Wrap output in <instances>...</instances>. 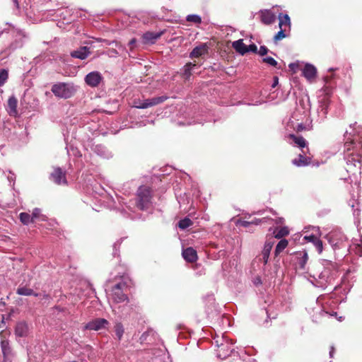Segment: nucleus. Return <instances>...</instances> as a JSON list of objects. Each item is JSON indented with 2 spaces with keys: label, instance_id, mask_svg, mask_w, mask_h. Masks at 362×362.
Wrapping results in <instances>:
<instances>
[{
  "label": "nucleus",
  "instance_id": "nucleus-1",
  "mask_svg": "<svg viewBox=\"0 0 362 362\" xmlns=\"http://www.w3.org/2000/svg\"><path fill=\"white\" fill-rule=\"evenodd\" d=\"M151 189L146 186H141L137 190L135 200H130L127 207L129 210L134 207L142 211L146 210L151 206Z\"/></svg>",
  "mask_w": 362,
  "mask_h": 362
},
{
  "label": "nucleus",
  "instance_id": "nucleus-2",
  "mask_svg": "<svg viewBox=\"0 0 362 362\" xmlns=\"http://www.w3.org/2000/svg\"><path fill=\"white\" fill-rule=\"evenodd\" d=\"M215 343L217 346V356L221 359H225L233 351V343L228 338L226 335H222L221 337H217L215 339Z\"/></svg>",
  "mask_w": 362,
  "mask_h": 362
},
{
  "label": "nucleus",
  "instance_id": "nucleus-3",
  "mask_svg": "<svg viewBox=\"0 0 362 362\" xmlns=\"http://www.w3.org/2000/svg\"><path fill=\"white\" fill-rule=\"evenodd\" d=\"M336 267L334 263L330 261H325L324 269L319 274L318 280H317V286L325 288L327 285L329 284L333 279Z\"/></svg>",
  "mask_w": 362,
  "mask_h": 362
},
{
  "label": "nucleus",
  "instance_id": "nucleus-4",
  "mask_svg": "<svg viewBox=\"0 0 362 362\" xmlns=\"http://www.w3.org/2000/svg\"><path fill=\"white\" fill-rule=\"evenodd\" d=\"M51 90L56 97L66 99L74 95L76 86L71 83L59 82L54 84Z\"/></svg>",
  "mask_w": 362,
  "mask_h": 362
},
{
  "label": "nucleus",
  "instance_id": "nucleus-5",
  "mask_svg": "<svg viewBox=\"0 0 362 362\" xmlns=\"http://www.w3.org/2000/svg\"><path fill=\"white\" fill-rule=\"evenodd\" d=\"M125 287L126 284L123 281H119L111 289L107 288L106 291L115 302L122 303L127 300V296L124 293V289Z\"/></svg>",
  "mask_w": 362,
  "mask_h": 362
},
{
  "label": "nucleus",
  "instance_id": "nucleus-6",
  "mask_svg": "<svg viewBox=\"0 0 362 362\" xmlns=\"http://www.w3.org/2000/svg\"><path fill=\"white\" fill-rule=\"evenodd\" d=\"M109 322L104 318H96L88 322L84 326V329L99 331L107 327Z\"/></svg>",
  "mask_w": 362,
  "mask_h": 362
},
{
  "label": "nucleus",
  "instance_id": "nucleus-7",
  "mask_svg": "<svg viewBox=\"0 0 362 362\" xmlns=\"http://www.w3.org/2000/svg\"><path fill=\"white\" fill-rule=\"evenodd\" d=\"M273 245V241H266L261 254L257 257L258 262H262L264 265L267 264Z\"/></svg>",
  "mask_w": 362,
  "mask_h": 362
},
{
  "label": "nucleus",
  "instance_id": "nucleus-8",
  "mask_svg": "<svg viewBox=\"0 0 362 362\" xmlns=\"http://www.w3.org/2000/svg\"><path fill=\"white\" fill-rule=\"evenodd\" d=\"M102 80L101 74L98 71H93L86 75L85 78L86 83L91 86L96 87Z\"/></svg>",
  "mask_w": 362,
  "mask_h": 362
},
{
  "label": "nucleus",
  "instance_id": "nucleus-9",
  "mask_svg": "<svg viewBox=\"0 0 362 362\" xmlns=\"http://www.w3.org/2000/svg\"><path fill=\"white\" fill-rule=\"evenodd\" d=\"M51 177L57 185H66L67 182L65 177V172L62 171L60 168H54V171L51 174Z\"/></svg>",
  "mask_w": 362,
  "mask_h": 362
},
{
  "label": "nucleus",
  "instance_id": "nucleus-10",
  "mask_svg": "<svg viewBox=\"0 0 362 362\" xmlns=\"http://www.w3.org/2000/svg\"><path fill=\"white\" fill-rule=\"evenodd\" d=\"M303 75L308 81L311 82L316 77L317 69L313 65L306 64L303 69Z\"/></svg>",
  "mask_w": 362,
  "mask_h": 362
},
{
  "label": "nucleus",
  "instance_id": "nucleus-11",
  "mask_svg": "<svg viewBox=\"0 0 362 362\" xmlns=\"http://www.w3.org/2000/svg\"><path fill=\"white\" fill-rule=\"evenodd\" d=\"M308 259V253L300 251L296 253V267L298 269L305 270Z\"/></svg>",
  "mask_w": 362,
  "mask_h": 362
},
{
  "label": "nucleus",
  "instance_id": "nucleus-12",
  "mask_svg": "<svg viewBox=\"0 0 362 362\" xmlns=\"http://www.w3.org/2000/svg\"><path fill=\"white\" fill-rule=\"evenodd\" d=\"M261 21L265 25H270L276 20L275 14L269 10L260 11Z\"/></svg>",
  "mask_w": 362,
  "mask_h": 362
},
{
  "label": "nucleus",
  "instance_id": "nucleus-13",
  "mask_svg": "<svg viewBox=\"0 0 362 362\" xmlns=\"http://www.w3.org/2000/svg\"><path fill=\"white\" fill-rule=\"evenodd\" d=\"M163 32H146L143 36V40L145 44H154L156 41L160 37Z\"/></svg>",
  "mask_w": 362,
  "mask_h": 362
},
{
  "label": "nucleus",
  "instance_id": "nucleus-14",
  "mask_svg": "<svg viewBox=\"0 0 362 362\" xmlns=\"http://www.w3.org/2000/svg\"><path fill=\"white\" fill-rule=\"evenodd\" d=\"M183 258L189 262H194L197 259V251L192 247H187L182 251Z\"/></svg>",
  "mask_w": 362,
  "mask_h": 362
},
{
  "label": "nucleus",
  "instance_id": "nucleus-15",
  "mask_svg": "<svg viewBox=\"0 0 362 362\" xmlns=\"http://www.w3.org/2000/svg\"><path fill=\"white\" fill-rule=\"evenodd\" d=\"M18 100L14 96H11L8 100V112L9 115L16 117L18 115L17 110Z\"/></svg>",
  "mask_w": 362,
  "mask_h": 362
},
{
  "label": "nucleus",
  "instance_id": "nucleus-16",
  "mask_svg": "<svg viewBox=\"0 0 362 362\" xmlns=\"http://www.w3.org/2000/svg\"><path fill=\"white\" fill-rule=\"evenodd\" d=\"M90 54L89 49L87 47H81L79 49L71 52V56L80 59H86Z\"/></svg>",
  "mask_w": 362,
  "mask_h": 362
},
{
  "label": "nucleus",
  "instance_id": "nucleus-17",
  "mask_svg": "<svg viewBox=\"0 0 362 362\" xmlns=\"http://www.w3.org/2000/svg\"><path fill=\"white\" fill-rule=\"evenodd\" d=\"M28 326L25 322H20L16 325L15 329L16 336L20 337H26L28 334Z\"/></svg>",
  "mask_w": 362,
  "mask_h": 362
},
{
  "label": "nucleus",
  "instance_id": "nucleus-18",
  "mask_svg": "<svg viewBox=\"0 0 362 362\" xmlns=\"http://www.w3.org/2000/svg\"><path fill=\"white\" fill-rule=\"evenodd\" d=\"M207 52V47L205 45H201L194 47L191 52L189 57L191 58H198Z\"/></svg>",
  "mask_w": 362,
  "mask_h": 362
},
{
  "label": "nucleus",
  "instance_id": "nucleus-19",
  "mask_svg": "<svg viewBox=\"0 0 362 362\" xmlns=\"http://www.w3.org/2000/svg\"><path fill=\"white\" fill-rule=\"evenodd\" d=\"M288 138L291 144H294L300 148H304L307 146L306 140L302 136H296L293 134H289Z\"/></svg>",
  "mask_w": 362,
  "mask_h": 362
},
{
  "label": "nucleus",
  "instance_id": "nucleus-20",
  "mask_svg": "<svg viewBox=\"0 0 362 362\" xmlns=\"http://www.w3.org/2000/svg\"><path fill=\"white\" fill-rule=\"evenodd\" d=\"M233 47L241 54L248 52L247 47L243 43V40H238L233 42Z\"/></svg>",
  "mask_w": 362,
  "mask_h": 362
},
{
  "label": "nucleus",
  "instance_id": "nucleus-21",
  "mask_svg": "<svg viewBox=\"0 0 362 362\" xmlns=\"http://www.w3.org/2000/svg\"><path fill=\"white\" fill-rule=\"evenodd\" d=\"M279 28H284V27H285V28L288 27V30H290L291 21H290V18H289L288 15H287V14L282 15L281 13H280L279 15Z\"/></svg>",
  "mask_w": 362,
  "mask_h": 362
},
{
  "label": "nucleus",
  "instance_id": "nucleus-22",
  "mask_svg": "<svg viewBox=\"0 0 362 362\" xmlns=\"http://www.w3.org/2000/svg\"><path fill=\"white\" fill-rule=\"evenodd\" d=\"M306 116L305 111L301 112L299 110H296L293 114L290 119L289 123L298 122L303 121V118Z\"/></svg>",
  "mask_w": 362,
  "mask_h": 362
},
{
  "label": "nucleus",
  "instance_id": "nucleus-23",
  "mask_svg": "<svg viewBox=\"0 0 362 362\" xmlns=\"http://www.w3.org/2000/svg\"><path fill=\"white\" fill-rule=\"evenodd\" d=\"M17 294L21 296H38V293H35L33 289L25 286H20L16 291Z\"/></svg>",
  "mask_w": 362,
  "mask_h": 362
},
{
  "label": "nucleus",
  "instance_id": "nucleus-24",
  "mask_svg": "<svg viewBox=\"0 0 362 362\" xmlns=\"http://www.w3.org/2000/svg\"><path fill=\"white\" fill-rule=\"evenodd\" d=\"M292 163L297 166H305L310 163V159L300 154L298 158L293 159L292 160Z\"/></svg>",
  "mask_w": 362,
  "mask_h": 362
},
{
  "label": "nucleus",
  "instance_id": "nucleus-25",
  "mask_svg": "<svg viewBox=\"0 0 362 362\" xmlns=\"http://www.w3.org/2000/svg\"><path fill=\"white\" fill-rule=\"evenodd\" d=\"M337 236V233L334 232L329 233L327 236V239L329 244L333 247H337L339 245L340 241H342L343 240H337L335 238Z\"/></svg>",
  "mask_w": 362,
  "mask_h": 362
},
{
  "label": "nucleus",
  "instance_id": "nucleus-26",
  "mask_svg": "<svg viewBox=\"0 0 362 362\" xmlns=\"http://www.w3.org/2000/svg\"><path fill=\"white\" fill-rule=\"evenodd\" d=\"M94 151L99 156L103 158H109L110 153L106 149V148L102 145H96L94 148Z\"/></svg>",
  "mask_w": 362,
  "mask_h": 362
},
{
  "label": "nucleus",
  "instance_id": "nucleus-27",
  "mask_svg": "<svg viewBox=\"0 0 362 362\" xmlns=\"http://www.w3.org/2000/svg\"><path fill=\"white\" fill-rule=\"evenodd\" d=\"M272 219H271V218L264 217L262 219H255V220H252V221H241L240 224L243 227H248L251 224L259 225L262 223H266L268 221H272Z\"/></svg>",
  "mask_w": 362,
  "mask_h": 362
},
{
  "label": "nucleus",
  "instance_id": "nucleus-28",
  "mask_svg": "<svg viewBox=\"0 0 362 362\" xmlns=\"http://www.w3.org/2000/svg\"><path fill=\"white\" fill-rule=\"evenodd\" d=\"M194 66H196V64H192L191 62L187 63L185 65L183 68V77L185 80H189L190 76L192 75V67Z\"/></svg>",
  "mask_w": 362,
  "mask_h": 362
},
{
  "label": "nucleus",
  "instance_id": "nucleus-29",
  "mask_svg": "<svg viewBox=\"0 0 362 362\" xmlns=\"http://www.w3.org/2000/svg\"><path fill=\"white\" fill-rule=\"evenodd\" d=\"M19 218L21 223L24 225H28L30 223H33L32 216L25 212H22L19 214Z\"/></svg>",
  "mask_w": 362,
  "mask_h": 362
},
{
  "label": "nucleus",
  "instance_id": "nucleus-30",
  "mask_svg": "<svg viewBox=\"0 0 362 362\" xmlns=\"http://www.w3.org/2000/svg\"><path fill=\"white\" fill-rule=\"evenodd\" d=\"M288 245V241L285 239L281 240L276 246L275 255H279Z\"/></svg>",
  "mask_w": 362,
  "mask_h": 362
},
{
  "label": "nucleus",
  "instance_id": "nucleus-31",
  "mask_svg": "<svg viewBox=\"0 0 362 362\" xmlns=\"http://www.w3.org/2000/svg\"><path fill=\"white\" fill-rule=\"evenodd\" d=\"M31 216L33 220V222L37 219L41 221L45 220V216L41 214V209L39 208H35L33 209Z\"/></svg>",
  "mask_w": 362,
  "mask_h": 362
},
{
  "label": "nucleus",
  "instance_id": "nucleus-32",
  "mask_svg": "<svg viewBox=\"0 0 362 362\" xmlns=\"http://www.w3.org/2000/svg\"><path fill=\"white\" fill-rule=\"evenodd\" d=\"M192 225V221L188 218H185L180 220L178 223V227L182 230L187 228L188 227H189Z\"/></svg>",
  "mask_w": 362,
  "mask_h": 362
},
{
  "label": "nucleus",
  "instance_id": "nucleus-33",
  "mask_svg": "<svg viewBox=\"0 0 362 362\" xmlns=\"http://www.w3.org/2000/svg\"><path fill=\"white\" fill-rule=\"evenodd\" d=\"M124 329L122 325L119 322L117 323L115 326V332L119 340H120L124 334Z\"/></svg>",
  "mask_w": 362,
  "mask_h": 362
},
{
  "label": "nucleus",
  "instance_id": "nucleus-34",
  "mask_svg": "<svg viewBox=\"0 0 362 362\" xmlns=\"http://www.w3.org/2000/svg\"><path fill=\"white\" fill-rule=\"evenodd\" d=\"M286 33V28H280V30L274 35V41L275 42H276L285 38L287 36Z\"/></svg>",
  "mask_w": 362,
  "mask_h": 362
},
{
  "label": "nucleus",
  "instance_id": "nucleus-35",
  "mask_svg": "<svg viewBox=\"0 0 362 362\" xmlns=\"http://www.w3.org/2000/svg\"><path fill=\"white\" fill-rule=\"evenodd\" d=\"M186 20L188 22L194 23L195 24H199L202 23V18L197 14H190L186 17Z\"/></svg>",
  "mask_w": 362,
  "mask_h": 362
},
{
  "label": "nucleus",
  "instance_id": "nucleus-36",
  "mask_svg": "<svg viewBox=\"0 0 362 362\" xmlns=\"http://www.w3.org/2000/svg\"><path fill=\"white\" fill-rule=\"evenodd\" d=\"M8 78V71L6 69H1L0 70V86H2L5 84Z\"/></svg>",
  "mask_w": 362,
  "mask_h": 362
},
{
  "label": "nucleus",
  "instance_id": "nucleus-37",
  "mask_svg": "<svg viewBox=\"0 0 362 362\" xmlns=\"http://www.w3.org/2000/svg\"><path fill=\"white\" fill-rule=\"evenodd\" d=\"M168 99L167 96L162 95L151 98L152 106L160 104Z\"/></svg>",
  "mask_w": 362,
  "mask_h": 362
},
{
  "label": "nucleus",
  "instance_id": "nucleus-38",
  "mask_svg": "<svg viewBox=\"0 0 362 362\" xmlns=\"http://www.w3.org/2000/svg\"><path fill=\"white\" fill-rule=\"evenodd\" d=\"M313 239V245L315 246L317 252L321 253L323 250L322 242L318 238H312Z\"/></svg>",
  "mask_w": 362,
  "mask_h": 362
},
{
  "label": "nucleus",
  "instance_id": "nucleus-39",
  "mask_svg": "<svg viewBox=\"0 0 362 362\" xmlns=\"http://www.w3.org/2000/svg\"><path fill=\"white\" fill-rule=\"evenodd\" d=\"M113 44L115 45V47L118 49L119 51H117V49L111 50L110 52H111L112 55L118 54L119 53V52L123 51L124 49V47L122 45H120L119 42H117L116 41H112L111 43H110V45H113Z\"/></svg>",
  "mask_w": 362,
  "mask_h": 362
},
{
  "label": "nucleus",
  "instance_id": "nucleus-40",
  "mask_svg": "<svg viewBox=\"0 0 362 362\" xmlns=\"http://www.w3.org/2000/svg\"><path fill=\"white\" fill-rule=\"evenodd\" d=\"M288 234V230L287 228L284 227L281 228L277 233L275 234V238H281L284 236H286Z\"/></svg>",
  "mask_w": 362,
  "mask_h": 362
},
{
  "label": "nucleus",
  "instance_id": "nucleus-41",
  "mask_svg": "<svg viewBox=\"0 0 362 362\" xmlns=\"http://www.w3.org/2000/svg\"><path fill=\"white\" fill-rule=\"evenodd\" d=\"M291 126L292 128H293L295 130H296L298 132H301V131L305 129V127H304V125L303 124L302 122L291 123Z\"/></svg>",
  "mask_w": 362,
  "mask_h": 362
},
{
  "label": "nucleus",
  "instance_id": "nucleus-42",
  "mask_svg": "<svg viewBox=\"0 0 362 362\" xmlns=\"http://www.w3.org/2000/svg\"><path fill=\"white\" fill-rule=\"evenodd\" d=\"M263 62L272 66H276L277 65V62L272 57H266L263 58Z\"/></svg>",
  "mask_w": 362,
  "mask_h": 362
},
{
  "label": "nucleus",
  "instance_id": "nucleus-43",
  "mask_svg": "<svg viewBox=\"0 0 362 362\" xmlns=\"http://www.w3.org/2000/svg\"><path fill=\"white\" fill-rule=\"evenodd\" d=\"M8 345V342L7 341H6V340L1 341V349H2V352H3L4 355L7 354L9 351Z\"/></svg>",
  "mask_w": 362,
  "mask_h": 362
},
{
  "label": "nucleus",
  "instance_id": "nucleus-44",
  "mask_svg": "<svg viewBox=\"0 0 362 362\" xmlns=\"http://www.w3.org/2000/svg\"><path fill=\"white\" fill-rule=\"evenodd\" d=\"M134 106L139 109H145L146 108V105L145 104L144 100H138L134 101Z\"/></svg>",
  "mask_w": 362,
  "mask_h": 362
},
{
  "label": "nucleus",
  "instance_id": "nucleus-45",
  "mask_svg": "<svg viewBox=\"0 0 362 362\" xmlns=\"http://www.w3.org/2000/svg\"><path fill=\"white\" fill-rule=\"evenodd\" d=\"M327 97H325L322 100H320V103H322L321 107L322 110H325V114L327 112V110L328 107V104L327 103Z\"/></svg>",
  "mask_w": 362,
  "mask_h": 362
},
{
  "label": "nucleus",
  "instance_id": "nucleus-46",
  "mask_svg": "<svg viewBox=\"0 0 362 362\" xmlns=\"http://www.w3.org/2000/svg\"><path fill=\"white\" fill-rule=\"evenodd\" d=\"M267 52H268V49H267V47H265V46H261V47H259V55H261V56H264V55L267 54Z\"/></svg>",
  "mask_w": 362,
  "mask_h": 362
},
{
  "label": "nucleus",
  "instance_id": "nucleus-47",
  "mask_svg": "<svg viewBox=\"0 0 362 362\" xmlns=\"http://www.w3.org/2000/svg\"><path fill=\"white\" fill-rule=\"evenodd\" d=\"M289 68L293 71V72H296L297 71V69H298V66H299V63L298 62H295V63H291L289 65H288Z\"/></svg>",
  "mask_w": 362,
  "mask_h": 362
},
{
  "label": "nucleus",
  "instance_id": "nucleus-48",
  "mask_svg": "<svg viewBox=\"0 0 362 362\" xmlns=\"http://www.w3.org/2000/svg\"><path fill=\"white\" fill-rule=\"evenodd\" d=\"M247 49H248V51H252V52H255L257 49V47L255 45L252 44V45H250L249 46V47H247Z\"/></svg>",
  "mask_w": 362,
  "mask_h": 362
},
{
  "label": "nucleus",
  "instance_id": "nucleus-49",
  "mask_svg": "<svg viewBox=\"0 0 362 362\" xmlns=\"http://www.w3.org/2000/svg\"><path fill=\"white\" fill-rule=\"evenodd\" d=\"M136 39L135 38H133L129 42V46L130 47V48L132 49L134 48V45L136 44Z\"/></svg>",
  "mask_w": 362,
  "mask_h": 362
},
{
  "label": "nucleus",
  "instance_id": "nucleus-50",
  "mask_svg": "<svg viewBox=\"0 0 362 362\" xmlns=\"http://www.w3.org/2000/svg\"><path fill=\"white\" fill-rule=\"evenodd\" d=\"M279 83V78L277 76H274V81H273V83L272 85V88H275Z\"/></svg>",
  "mask_w": 362,
  "mask_h": 362
},
{
  "label": "nucleus",
  "instance_id": "nucleus-51",
  "mask_svg": "<svg viewBox=\"0 0 362 362\" xmlns=\"http://www.w3.org/2000/svg\"><path fill=\"white\" fill-rule=\"evenodd\" d=\"M144 100L145 102V104L146 105V108L152 107L151 98H148Z\"/></svg>",
  "mask_w": 362,
  "mask_h": 362
},
{
  "label": "nucleus",
  "instance_id": "nucleus-52",
  "mask_svg": "<svg viewBox=\"0 0 362 362\" xmlns=\"http://www.w3.org/2000/svg\"><path fill=\"white\" fill-rule=\"evenodd\" d=\"M358 202L356 200H350L349 201V205L354 209L356 206H358Z\"/></svg>",
  "mask_w": 362,
  "mask_h": 362
},
{
  "label": "nucleus",
  "instance_id": "nucleus-53",
  "mask_svg": "<svg viewBox=\"0 0 362 362\" xmlns=\"http://www.w3.org/2000/svg\"><path fill=\"white\" fill-rule=\"evenodd\" d=\"M312 238H317V237L315 236V235H309V236H305L304 239L307 240L309 242L313 243V239Z\"/></svg>",
  "mask_w": 362,
  "mask_h": 362
},
{
  "label": "nucleus",
  "instance_id": "nucleus-54",
  "mask_svg": "<svg viewBox=\"0 0 362 362\" xmlns=\"http://www.w3.org/2000/svg\"><path fill=\"white\" fill-rule=\"evenodd\" d=\"M334 353V346H331V349H330V351H329V356H330V358H333Z\"/></svg>",
  "mask_w": 362,
  "mask_h": 362
},
{
  "label": "nucleus",
  "instance_id": "nucleus-55",
  "mask_svg": "<svg viewBox=\"0 0 362 362\" xmlns=\"http://www.w3.org/2000/svg\"><path fill=\"white\" fill-rule=\"evenodd\" d=\"M8 179L10 181H11V180H14V179H15V175H14L13 174H12V175H11V176H9V177H8Z\"/></svg>",
  "mask_w": 362,
  "mask_h": 362
},
{
  "label": "nucleus",
  "instance_id": "nucleus-56",
  "mask_svg": "<svg viewBox=\"0 0 362 362\" xmlns=\"http://www.w3.org/2000/svg\"><path fill=\"white\" fill-rule=\"evenodd\" d=\"M13 1L14 3L15 6L16 7H18V0H13Z\"/></svg>",
  "mask_w": 362,
  "mask_h": 362
},
{
  "label": "nucleus",
  "instance_id": "nucleus-57",
  "mask_svg": "<svg viewBox=\"0 0 362 362\" xmlns=\"http://www.w3.org/2000/svg\"><path fill=\"white\" fill-rule=\"evenodd\" d=\"M282 220H283V218H279V223H282Z\"/></svg>",
  "mask_w": 362,
  "mask_h": 362
},
{
  "label": "nucleus",
  "instance_id": "nucleus-58",
  "mask_svg": "<svg viewBox=\"0 0 362 362\" xmlns=\"http://www.w3.org/2000/svg\"><path fill=\"white\" fill-rule=\"evenodd\" d=\"M260 282V279H257V281H256V283H259Z\"/></svg>",
  "mask_w": 362,
  "mask_h": 362
},
{
  "label": "nucleus",
  "instance_id": "nucleus-59",
  "mask_svg": "<svg viewBox=\"0 0 362 362\" xmlns=\"http://www.w3.org/2000/svg\"><path fill=\"white\" fill-rule=\"evenodd\" d=\"M260 282V279H257V281H256V283H259Z\"/></svg>",
  "mask_w": 362,
  "mask_h": 362
},
{
  "label": "nucleus",
  "instance_id": "nucleus-60",
  "mask_svg": "<svg viewBox=\"0 0 362 362\" xmlns=\"http://www.w3.org/2000/svg\"><path fill=\"white\" fill-rule=\"evenodd\" d=\"M330 362H332V361H330Z\"/></svg>",
  "mask_w": 362,
  "mask_h": 362
}]
</instances>
